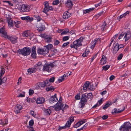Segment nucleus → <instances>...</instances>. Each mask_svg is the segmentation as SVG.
<instances>
[{
  "instance_id": "nucleus-1",
  "label": "nucleus",
  "mask_w": 131,
  "mask_h": 131,
  "mask_svg": "<svg viewBox=\"0 0 131 131\" xmlns=\"http://www.w3.org/2000/svg\"><path fill=\"white\" fill-rule=\"evenodd\" d=\"M53 107L56 111H58L62 110L63 111L68 108V106L67 105H64L62 103L61 100L60 99L58 103Z\"/></svg>"
},
{
  "instance_id": "nucleus-2",
  "label": "nucleus",
  "mask_w": 131,
  "mask_h": 131,
  "mask_svg": "<svg viewBox=\"0 0 131 131\" xmlns=\"http://www.w3.org/2000/svg\"><path fill=\"white\" fill-rule=\"evenodd\" d=\"M47 48V50L45 49H38V53L39 54H42L43 56L46 55L49 52V50H50L53 47L52 44H49L47 45L44 46Z\"/></svg>"
},
{
  "instance_id": "nucleus-3",
  "label": "nucleus",
  "mask_w": 131,
  "mask_h": 131,
  "mask_svg": "<svg viewBox=\"0 0 131 131\" xmlns=\"http://www.w3.org/2000/svg\"><path fill=\"white\" fill-rule=\"evenodd\" d=\"M83 38L81 37L79 39L73 42V43L70 45V47L76 49L82 45L81 42L83 41Z\"/></svg>"
},
{
  "instance_id": "nucleus-4",
  "label": "nucleus",
  "mask_w": 131,
  "mask_h": 131,
  "mask_svg": "<svg viewBox=\"0 0 131 131\" xmlns=\"http://www.w3.org/2000/svg\"><path fill=\"white\" fill-rule=\"evenodd\" d=\"M31 51V49L25 47L24 48L19 49L17 51V53L19 54H22L25 56L29 55Z\"/></svg>"
},
{
  "instance_id": "nucleus-5",
  "label": "nucleus",
  "mask_w": 131,
  "mask_h": 131,
  "mask_svg": "<svg viewBox=\"0 0 131 131\" xmlns=\"http://www.w3.org/2000/svg\"><path fill=\"white\" fill-rule=\"evenodd\" d=\"M50 85V83L48 80H46L45 82L39 83L36 85V89H43L45 86H48Z\"/></svg>"
},
{
  "instance_id": "nucleus-6",
  "label": "nucleus",
  "mask_w": 131,
  "mask_h": 131,
  "mask_svg": "<svg viewBox=\"0 0 131 131\" xmlns=\"http://www.w3.org/2000/svg\"><path fill=\"white\" fill-rule=\"evenodd\" d=\"M54 66V64L52 63L45 64L43 66L42 71H46L48 72H51Z\"/></svg>"
},
{
  "instance_id": "nucleus-7",
  "label": "nucleus",
  "mask_w": 131,
  "mask_h": 131,
  "mask_svg": "<svg viewBox=\"0 0 131 131\" xmlns=\"http://www.w3.org/2000/svg\"><path fill=\"white\" fill-rule=\"evenodd\" d=\"M131 124L129 122H127L125 123L124 124L122 125L119 128L121 131H128L129 129L131 130Z\"/></svg>"
},
{
  "instance_id": "nucleus-8",
  "label": "nucleus",
  "mask_w": 131,
  "mask_h": 131,
  "mask_svg": "<svg viewBox=\"0 0 131 131\" xmlns=\"http://www.w3.org/2000/svg\"><path fill=\"white\" fill-rule=\"evenodd\" d=\"M0 33L2 34V37L7 39H9L10 38V36L7 34L5 28L3 27L2 28L0 29Z\"/></svg>"
},
{
  "instance_id": "nucleus-9",
  "label": "nucleus",
  "mask_w": 131,
  "mask_h": 131,
  "mask_svg": "<svg viewBox=\"0 0 131 131\" xmlns=\"http://www.w3.org/2000/svg\"><path fill=\"white\" fill-rule=\"evenodd\" d=\"M43 23H42V21L41 23L38 22L36 23V27L39 31H42L45 30V27L44 25H43Z\"/></svg>"
},
{
  "instance_id": "nucleus-10",
  "label": "nucleus",
  "mask_w": 131,
  "mask_h": 131,
  "mask_svg": "<svg viewBox=\"0 0 131 131\" xmlns=\"http://www.w3.org/2000/svg\"><path fill=\"white\" fill-rule=\"evenodd\" d=\"M22 108V107L20 105L17 104L15 106L14 112L16 114H18L20 113Z\"/></svg>"
},
{
  "instance_id": "nucleus-11",
  "label": "nucleus",
  "mask_w": 131,
  "mask_h": 131,
  "mask_svg": "<svg viewBox=\"0 0 131 131\" xmlns=\"http://www.w3.org/2000/svg\"><path fill=\"white\" fill-rule=\"evenodd\" d=\"M101 41V39L100 38H96L91 43V48L92 49H93L96 44V43H100Z\"/></svg>"
},
{
  "instance_id": "nucleus-12",
  "label": "nucleus",
  "mask_w": 131,
  "mask_h": 131,
  "mask_svg": "<svg viewBox=\"0 0 131 131\" xmlns=\"http://www.w3.org/2000/svg\"><path fill=\"white\" fill-rule=\"evenodd\" d=\"M74 121V118L73 117H71L69 118V120L67 121L66 124L65 126L66 127H70L71 124L72 122Z\"/></svg>"
},
{
  "instance_id": "nucleus-13",
  "label": "nucleus",
  "mask_w": 131,
  "mask_h": 131,
  "mask_svg": "<svg viewBox=\"0 0 131 131\" xmlns=\"http://www.w3.org/2000/svg\"><path fill=\"white\" fill-rule=\"evenodd\" d=\"M58 100L56 94L52 96L49 100L50 102L51 103L57 102Z\"/></svg>"
},
{
  "instance_id": "nucleus-14",
  "label": "nucleus",
  "mask_w": 131,
  "mask_h": 131,
  "mask_svg": "<svg viewBox=\"0 0 131 131\" xmlns=\"http://www.w3.org/2000/svg\"><path fill=\"white\" fill-rule=\"evenodd\" d=\"M21 10L23 12H28L30 10L29 7L25 5H23L21 7Z\"/></svg>"
},
{
  "instance_id": "nucleus-15",
  "label": "nucleus",
  "mask_w": 131,
  "mask_h": 131,
  "mask_svg": "<svg viewBox=\"0 0 131 131\" xmlns=\"http://www.w3.org/2000/svg\"><path fill=\"white\" fill-rule=\"evenodd\" d=\"M71 15L70 13L66 11L64 13L63 18L64 19H67L71 16Z\"/></svg>"
},
{
  "instance_id": "nucleus-16",
  "label": "nucleus",
  "mask_w": 131,
  "mask_h": 131,
  "mask_svg": "<svg viewBox=\"0 0 131 131\" xmlns=\"http://www.w3.org/2000/svg\"><path fill=\"white\" fill-rule=\"evenodd\" d=\"M36 101L37 104H42L45 102V99L42 97H39L37 99Z\"/></svg>"
},
{
  "instance_id": "nucleus-17",
  "label": "nucleus",
  "mask_w": 131,
  "mask_h": 131,
  "mask_svg": "<svg viewBox=\"0 0 131 131\" xmlns=\"http://www.w3.org/2000/svg\"><path fill=\"white\" fill-rule=\"evenodd\" d=\"M123 109L122 110H120V109H118V110H117V109L116 108H115L113 110L112 113H121L123 112L125 109V107H124L123 106Z\"/></svg>"
},
{
  "instance_id": "nucleus-18",
  "label": "nucleus",
  "mask_w": 131,
  "mask_h": 131,
  "mask_svg": "<svg viewBox=\"0 0 131 131\" xmlns=\"http://www.w3.org/2000/svg\"><path fill=\"white\" fill-rule=\"evenodd\" d=\"M31 56L32 58H35L36 57V48L34 47L32 48V51Z\"/></svg>"
},
{
  "instance_id": "nucleus-19",
  "label": "nucleus",
  "mask_w": 131,
  "mask_h": 131,
  "mask_svg": "<svg viewBox=\"0 0 131 131\" xmlns=\"http://www.w3.org/2000/svg\"><path fill=\"white\" fill-rule=\"evenodd\" d=\"M119 49V48H118V44L117 43L115 44L114 47L113 51V53L114 54H115L117 53Z\"/></svg>"
},
{
  "instance_id": "nucleus-20",
  "label": "nucleus",
  "mask_w": 131,
  "mask_h": 131,
  "mask_svg": "<svg viewBox=\"0 0 131 131\" xmlns=\"http://www.w3.org/2000/svg\"><path fill=\"white\" fill-rule=\"evenodd\" d=\"M44 4L45 5V8L43 10V12L45 13L46 14L47 13V8L49 6V4L48 2H46L44 3Z\"/></svg>"
},
{
  "instance_id": "nucleus-21",
  "label": "nucleus",
  "mask_w": 131,
  "mask_h": 131,
  "mask_svg": "<svg viewBox=\"0 0 131 131\" xmlns=\"http://www.w3.org/2000/svg\"><path fill=\"white\" fill-rule=\"evenodd\" d=\"M107 60V58L104 55H103L100 61V62L101 64L103 65L105 64Z\"/></svg>"
},
{
  "instance_id": "nucleus-22",
  "label": "nucleus",
  "mask_w": 131,
  "mask_h": 131,
  "mask_svg": "<svg viewBox=\"0 0 131 131\" xmlns=\"http://www.w3.org/2000/svg\"><path fill=\"white\" fill-rule=\"evenodd\" d=\"M8 39L10 40L11 42L12 43H14L17 42V37L16 36H14L12 37L10 36V38Z\"/></svg>"
},
{
  "instance_id": "nucleus-23",
  "label": "nucleus",
  "mask_w": 131,
  "mask_h": 131,
  "mask_svg": "<svg viewBox=\"0 0 131 131\" xmlns=\"http://www.w3.org/2000/svg\"><path fill=\"white\" fill-rule=\"evenodd\" d=\"M66 4L68 7L69 8H71L73 6L72 2L70 0H68Z\"/></svg>"
},
{
  "instance_id": "nucleus-24",
  "label": "nucleus",
  "mask_w": 131,
  "mask_h": 131,
  "mask_svg": "<svg viewBox=\"0 0 131 131\" xmlns=\"http://www.w3.org/2000/svg\"><path fill=\"white\" fill-rule=\"evenodd\" d=\"M21 19L23 20H29L30 21H32L33 20V18L32 17L30 18L29 16H26L25 17H22Z\"/></svg>"
},
{
  "instance_id": "nucleus-25",
  "label": "nucleus",
  "mask_w": 131,
  "mask_h": 131,
  "mask_svg": "<svg viewBox=\"0 0 131 131\" xmlns=\"http://www.w3.org/2000/svg\"><path fill=\"white\" fill-rule=\"evenodd\" d=\"M34 19L36 20L37 21H41V22L42 21V23L44 22L42 18L38 15H34Z\"/></svg>"
},
{
  "instance_id": "nucleus-26",
  "label": "nucleus",
  "mask_w": 131,
  "mask_h": 131,
  "mask_svg": "<svg viewBox=\"0 0 131 131\" xmlns=\"http://www.w3.org/2000/svg\"><path fill=\"white\" fill-rule=\"evenodd\" d=\"M8 26L9 27H12L14 26L13 21L11 18H10L8 20Z\"/></svg>"
},
{
  "instance_id": "nucleus-27",
  "label": "nucleus",
  "mask_w": 131,
  "mask_h": 131,
  "mask_svg": "<svg viewBox=\"0 0 131 131\" xmlns=\"http://www.w3.org/2000/svg\"><path fill=\"white\" fill-rule=\"evenodd\" d=\"M86 98V95L83 94L82 95L81 101L86 103L87 101V99Z\"/></svg>"
},
{
  "instance_id": "nucleus-28",
  "label": "nucleus",
  "mask_w": 131,
  "mask_h": 131,
  "mask_svg": "<svg viewBox=\"0 0 131 131\" xmlns=\"http://www.w3.org/2000/svg\"><path fill=\"white\" fill-rule=\"evenodd\" d=\"M22 35L23 37H28L30 36V33L29 31H26L24 32L23 33Z\"/></svg>"
},
{
  "instance_id": "nucleus-29",
  "label": "nucleus",
  "mask_w": 131,
  "mask_h": 131,
  "mask_svg": "<svg viewBox=\"0 0 131 131\" xmlns=\"http://www.w3.org/2000/svg\"><path fill=\"white\" fill-rule=\"evenodd\" d=\"M36 70L37 69L35 68H31L28 69V73L31 74L35 72Z\"/></svg>"
},
{
  "instance_id": "nucleus-30",
  "label": "nucleus",
  "mask_w": 131,
  "mask_h": 131,
  "mask_svg": "<svg viewBox=\"0 0 131 131\" xmlns=\"http://www.w3.org/2000/svg\"><path fill=\"white\" fill-rule=\"evenodd\" d=\"M89 82L88 81L86 82L83 85V89L84 90H86L87 89L88 90V88Z\"/></svg>"
},
{
  "instance_id": "nucleus-31",
  "label": "nucleus",
  "mask_w": 131,
  "mask_h": 131,
  "mask_svg": "<svg viewBox=\"0 0 131 131\" xmlns=\"http://www.w3.org/2000/svg\"><path fill=\"white\" fill-rule=\"evenodd\" d=\"M52 38L51 36L47 35L45 37V41L47 42H50L51 41Z\"/></svg>"
},
{
  "instance_id": "nucleus-32",
  "label": "nucleus",
  "mask_w": 131,
  "mask_h": 131,
  "mask_svg": "<svg viewBox=\"0 0 131 131\" xmlns=\"http://www.w3.org/2000/svg\"><path fill=\"white\" fill-rule=\"evenodd\" d=\"M131 36V34L129 33L126 34L124 37L125 41H126L128 40Z\"/></svg>"
},
{
  "instance_id": "nucleus-33",
  "label": "nucleus",
  "mask_w": 131,
  "mask_h": 131,
  "mask_svg": "<svg viewBox=\"0 0 131 131\" xmlns=\"http://www.w3.org/2000/svg\"><path fill=\"white\" fill-rule=\"evenodd\" d=\"M69 30L68 29H66L65 30L59 31L58 32L59 33H61V34L63 35L67 34L69 32Z\"/></svg>"
},
{
  "instance_id": "nucleus-34",
  "label": "nucleus",
  "mask_w": 131,
  "mask_h": 131,
  "mask_svg": "<svg viewBox=\"0 0 131 131\" xmlns=\"http://www.w3.org/2000/svg\"><path fill=\"white\" fill-rule=\"evenodd\" d=\"M94 9L93 8H90L89 9H87L86 10H83V13L84 14H86L89 13L92 11Z\"/></svg>"
},
{
  "instance_id": "nucleus-35",
  "label": "nucleus",
  "mask_w": 131,
  "mask_h": 131,
  "mask_svg": "<svg viewBox=\"0 0 131 131\" xmlns=\"http://www.w3.org/2000/svg\"><path fill=\"white\" fill-rule=\"evenodd\" d=\"M86 103L85 102L81 101L79 103V107L80 108H83L84 107Z\"/></svg>"
},
{
  "instance_id": "nucleus-36",
  "label": "nucleus",
  "mask_w": 131,
  "mask_h": 131,
  "mask_svg": "<svg viewBox=\"0 0 131 131\" xmlns=\"http://www.w3.org/2000/svg\"><path fill=\"white\" fill-rule=\"evenodd\" d=\"M129 13V12L128 11L126 12L124 14H123L119 16L118 17V18L119 19H120L121 18H122L126 16L127 14H128Z\"/></svg>"
},
{
  "instance_id": "nucleus-37",
  "label": "nucleus",
  "mask_w": 131,
  "mask_h": 131,
  "mask_svg": "<svg viewBox=\"0 0 131 131\" xmlns=\"http://www.w3.org/2000/svg\"><path fill=\"white\" fill-rule=\"evenodd\" d=\"M5 70L4 68L0 67V76L3 75L5 73Z\"/></svg>"
},
{
  "instance_id": "nucleus-38",
  "label": "nucleus",
  "mask_w": 131,
  "mask_h": 131,
  "mask_svg": "<svg viewBox=\"0 0 131 131\" xmlns=\"http://www.w3.org/2000/svg\"><path fill=\"white\" fill-rule=\"evenodd\" d=\"M54 89L55 88L53 87L52 86L48 87L46 88V90L47 91H52L54 90Z\"/></svg>"
},
{
  "instance_id": "nucleus-39",
  "label": "nucleus",
  "mask_w": 131,
  "mask_h": 131,
  "mask_svg": "<svg viewBox=\"0 0 131 131\" xmlns=\"http://www.w3.org/2000/svg\"><path fill=\"white\" fill-rule=\"evenodd\" d=\"M44 112L47 115H49L51 113V110L49 109H46L44 111Z\"/></svg>"
},
{
  "instance_id": "nucleus-40",
  "label": "nucleus",
  "mask_w": 131,
  "mask_h": 131,
  "mask_svg": "<svg viewBox=\"0 0 131 131\" xmlns=\"http://www.w3.org/2000/svg\"><path fill=\"white\" fill-rule=\"evenodd\" d=\"M106 27V24L105 22H104L103 24L101 26V28L102 30H104Z\"/></svg>"
},
{
  "instance_id": "nucleus-41",
  "label": "nucleus",
  "mask_w": 131,
  "mask_h": 131,
  "mask_svg": "<svg viewBox=\"0 0 131 131\" xmlns=\"http://www.w3.org/2000/svg\"><path fill=\"white\" fill-rule=\"evenodd\" d=\"M111 103H107L103 107V109L104 110L106 109L107 108L109 107L111 105Z\"/></svg>"
},
{
  "instance_id": "nucleus-42",
  "label": "nucleus",
  "mask_w": 131,
  "mask_h": 131,
  "mask_svg": "<svg viewBox=\"0 0 131 131\" xmlns=\"http://www.w3.org/2000/svg\"><path fill=\"white\" fill-rule=\"evenodd\" d=\"M104 13V11H102L100 13H98L97 15L94 16V18H95L97 17H99L101 15H103Z\"/></svg>"
},
{
  "instance_id": "nucleus-43",
  "label": "nucleus",
  "mask_w": 131,
  "mask_h": 131,
  "mask_svg": "<svg viewBox=\"0 0 131 131\" xmlns=\"http://www.w3.org/2000/svg\"><path fill=\"white\" fill-rule=\"evenodd\" d=\"M94 90L92 84L89 83L88 86V90Z\"/></svg>"
},
{
  "instance_id": "nucleus-44",
  "label": "nucleus",
  "mask_w": 131,
  "mask_h": 131,
  "mask_svg": "<svg viewBox=\"0 0 131 131\" xmlns=\"http://www.w3.org/2000/svg\"><path fill=\"white\" fill-rule=\"evenodd\" d=\"M86 119H82V120H80L79 122L80 123V125H81L84 123L86 122Z\"/></svg>"
},
{
  "instance_id": "nucleus-45",
  "label": "nucleus",
  "mask_w": 131,
  "mask_h": 131,
  "mask_svg": "<svg viewBox=\"0 0 131 131\" xmlns=\"http://www.w3.org/2000/svg\"><path fill=\"white\" fill-rule=\"evenodd\" d=\"M110 66L109 65H107L103 67V69L106 71L110 68Z\"/></svg>"
},
{
  "instance_id": "nucleus-46",
  "label": "nucleus",
  "mask_w": 131,
  "mask_h": 131,
  "mask_svg": "<svg viewBox=\"0 0 131 131\" xmlns=\"http://www.w3.org/2000/svg\"><path fill=\"white\" fill-rule=\"evenodd\" d=\"M4 2H6L8 4V5L10 6H12L13 5V4L12 3H11L9 1H3Z\"/></svg>"
},
{
  "instance_id": "nucleus-47",
  "label": "nucleus",
  "mask_w": 131,
  "mask_h": 131,
  "mask_svg": "<svg viewBox=\"0 0 131 131\" xmlns=\"http://www.w3.org/2000/svg\"><path fill=\"white\" fill-rule=\"evenodd\" d=\"M87 96L88 99L91 98L93 97L92 93H90L88 94Z\"/></svg>"
},
{
  "instance_id": "nucleus-48",
  "label": "nucleus",
  "mask_w": 131,
  "mask_h": 131,
  "mask_svg": "<svg viewBox=\"0 0 131 131\" xmlns=\"http://www.w3.org/2000/svg\"><path fill=\"white\" fill-rule=\"evenodd\" d=\"M55 78L54 77H53L50 78L49 80V82H53Z\"/></svg>"
},
{
  "instance_id": "nucleus-49",
  "label": "nucleus",
  "mask_w": 131,
  "mask_h": 131,
  "mask_svg": "<svg viewBox=\"0 0 131 131\" xmlns=\"http://www.w3.org/2000/svg\"><path fill=\"white\" fill-rule=\"evenodd\" d=\"M59 3V1L58 0H56L53 2V4L54 5H57Z\"/></svg>"
},
{
  "instance_id": "nucleus-50",
  "label": "nucleus",
  "mask_w": 131,
  "mask_h": 131,
  "mask_svg": "<svg viewBox=\"0 0 131 131\" xmlns=\"http://www.w3.org/2000/svg\"><path fill=\"white\" fill-rule=\"evenodd\" d=\"M64 80V78L62 76L60 77L58 79V81L59 83L62 82V81Z\"/></svg>"
},
{
  "instance_id": "nucleus-51",
  "label": "nucleus",
  "mask_w": 131,
  "mask_h": 131,
  "mask_svg": "<svg viewBox=\"0 0 131 131\" xmlns=\"http://www.w3.org/2000/svg\"><path fill=\"white\" fill-rule=\"evenodd\" d=\"M123 56V55L121 53L117 57L118 59L119 60H121L122 59Z\"/></svg>"
},
{
  "instance_id": "nucleus-52",
  "label": "nucleus",
  "mask_w": 131,
  "mask_h": 131,
  "mask_svg": "<svg viewBox=\"0 0 131 131\" xmlns=\"http://www.w3.org/2000/svg\"><path fill=\"white\" fill-rule=\"evenodd\" d=\"M69 38V37L68 36L64 37L63 38V41H66L68 40Z\"/></svg>"
},
{
  "instance_id": "nucleus-53",
  "label": "nucleus",
  "mask_w": 131,
  "mask_h": 131,
  "mask_svg": "<svg viewBox=\"0 0 131 131\" xmlns=\"http://www.w3.org/2000/svg\"><path fill=\"white\" fill-rule=\"evenodd\" d=\"M60 43V41L58 40H54V44L57 45Z\"/></svg>"
},
{
  "instance_id": "nucleus-54",
  "label": "nucleus",
  "mask_w": 131,
  "mask_h": 131,
  "mask_svg": "<svg viewBox=\"0 0 131 131\" xmlns=\"http://www.w3.org/2000/svg\"><path fill=\"white\" fill-rule=\"evenodd\" d=\"M81 125L80 123L78 122L74 126V127L75 128H77Z\"/></svg>"
},
{
  "instance_id": "nucleus-55",
  "label": "nucleus",
  "mask_w": 131,
  "mask_h": 131,
  "mask_svg": "<svg viewBox=\"0 0 131 131\" xmlns=\"http://www.w3.org/2000/svg\"><path fill=\"white\" fill-rule=\"evenodd\" d=\"M34 124V121L32 120L30 121L29 122V125L30 126H32Z\"/></svg>"
},
{
  "instance_id": "nucleus-56",
  "label": "nucleus",
  "mask_w": 131,
  "mask_h": 131,
  "mask_svg": "<svg viewBox=\"0 0 131 131\" xmlns=\"http://www.w3.org/2000/svg\"><path fill=\"white\" fill-rule=\"evenodd\" d=\"M34 93V91L32 90H29V94L31 95Z\"/></svg>"
},
{
  "instance_id": "nucleus-57",
  "label": "nucleus",
  "mask_w": 131,
  "mask_h": 131,
  "mask_svg": "<svg viewBox=\"0 0 131 131\" xmlns=\"http://www.w3.org/2000/svg\"><path fill=\"white\" fill-rule=\"evenodd\" d=\"M69 42H67L66 43H64L62 45V47H64L66 46H67L69 44Z\"/></svg>"
},
{
  "instance_id": "nucleus-58",
  "label": "nucleus",
  "mask_w": 131,
  "mask_h": 131,
  "mask_svg": "<svg viewBox=\"0 0 131 131\" xmlns=\"http://www.w3.org/2000/svg\"><path fill=\"white\" fill-rule=\"evenodd\" d=\"M25 96V92H23V94H20L19 95L17 96L19 97H23Z\"/></svg>"
},
{
  "instance_id": "nucleus-59",
  "label": "nucleus",
  "mask_w": 131,
  "mask_h": 131,
  "mask_svg": "<svg viewBox=\"0 0 131 131\" xmlns=\"http://www.w3.org/2000/svg\"><path fill=\"white\" fill-rule=\"evenodd\" d=\"M2 80L3 83H5L6 82L7 80V78L6 77H4L3 78Z\"/></svg>"
},
{
  "instance_id": "nucleus-60",
  "label": "nucleus",
  "mask_w": 131,
  "mask_h": 131,
  "mask_svg": "<svg viewBox=\"0 0 131 131\" xmlns=\"http://www.w3.org/2000/svg\"><path fill=\"white\" fill-rule=\"evenodd\" d=\"M53 8L52 6H49V7L47 8V12L49 10H53Z\"/></svg>"
},
{
  "instance_id": "nucleus-61",
  "label": "nucleus",
  "mask_w": 131,
  "mask_h": 131,
  "mask_svg": "<svg viewBox=\"0 0 131 131\" xmlns=\"http://www.w3.org/2000/svg\"><path fill=\"white\" fill-rule=\"evenodd\" d=\"M107 93V92L105 90L103 92H101V94L102 95H105Z\"/></svg>"
},
{
  "instance_id": "nucleus-62",
  "label": "nucleus",
  "mask_w": 131,
  "mask_h": 131,
  "mask_svg": "<svg viewBox=\"0 0 131 131\" xmlns=\"http://www.w3.org/2000/svg\"><path fill=\"white\" fill-rule=\"evenodd\" d=\"M75 99L77 100H79L80 99V95L79 94L77 95L75 97Z\"/></svg>"
},
{
  "instance_id": "nucleus-63",
  "label": "nucleus",
  "mask_w": 131,
  "mask_h": 131,
  "mask_svg": "<svg viewBox=\"0 0 131 131\" xmlns=\"http://www.w3.org/2000/svg\"><path fill=\"white\" fill-rule=\"evenodd\" d=\"M98 53V52H97L96 54H95L94 56H93L92 58H91V62L93 61V60L94 59L96 58L97 56V54Z\"/></svg>"
},
{
  "instance_id": "nucleus-64",
  "label": "nucleus",
  "mask_w": 131,
  "mask_h": 131,
  "mask_svg": "<svg viewBox=\"0 0 131 131\" xmlns=\"http://www.w3.org/2000/svg\"><path fill=\"white\" fill-rule=\"evenodd\" d=\"M108 117V116L107 115H103L102 117V118L103 119H107Z\"/></svg>"
}]
</instances>
